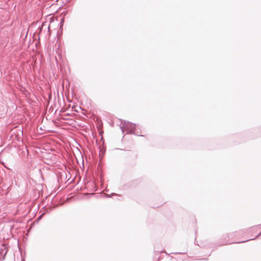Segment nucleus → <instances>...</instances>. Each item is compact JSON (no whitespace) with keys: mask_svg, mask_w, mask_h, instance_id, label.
<instances>
[{"mask_svg":"<svg viewBox=\"0 0 261 261\" xmlns=\"http://www.w3.org/2000/svg\"><path fill=\"white\" fill-rule=\"evenodd\" d=\"M136 127L135 124L132 123L130 122H125L123 125V128L122 129V131H126V133H132L136 134L135 132V129Z\"/></svg>","mask_w":261,"mask_h":261,"instance_id":"obj_1","label":"nucleus"},{"mask_svg":"<svg viewBox=\"0 0 261 261\" xmlns=\"http://www.w3.org/2000/svg\"><path fill=\"white\" fill-rule=\"evenodd\" d=\"M261 234V232L259 233V235H260Z\"/></svg>","mask_w":261,"mask_h":261,"instance_id":"obj_2","label":"nucleus"}]
</instances>
